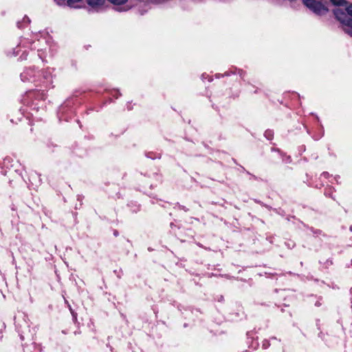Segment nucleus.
Returning a JSON list of instances; mask_svg holds the SVG:
<instances>
[{"mask_svg":"<svg viewBox=\"0 0 352 352\" xmlns=\"http://www.w3.org/2000/svg\"><path fill=\"white\" fill-rule=\"evenodd\" d=\"M20 338H21V340H23L24 338L22 335H20Z\"/></svg>","mask_w":352,"mask_h":352,"instance_id":"obj_40","label":"nucleus"},{"mask_svg":"<svg viewBox=\"0 0 352 352\" xmlns=\"http://www.w3.org/2000/svg\"><path fill=\"white\" fill-rule=\"evenodd\" d=\"M316 326L318 327V329H320V320L319 319H317L316 320Z\"/></svg>","mask_w":352,"mask_h":352,"instance_id":"obj_29","label":"nucleus"},{"mask_svg":"<svg viewBox=\"0 0 352 352\" xmlns=\"http://www.w3.org/2000/svg\"><path fill=\"white\" fill-rule=\"evenodd\" d=\"M36 73L34 67H30L26 68L20 75L21 80L23 82H32L36 81Z\"/></svg>","mask_w":352,"mask_h":352,"instance_id":"obj_6","label":"nucleus"},{"mask_svg":"<svg viewBox=\"0 0 352 352\" xmlns=\"http://www.w3.org/2000/svg\"><path fill=\"white\" fill-rule=\"evenodd\" d=\"M78 333V331H75L74 334Z\"/></svg>","mask_w":352,"mask_h":352,"instance_id":"obj_49","label":"nucleus"},{"mask_svg":"<svg viewBox=\"0 0 352 352\" xmlns=\"http://www.w3.org/2000/svg\"><path fill=\"white\" fill-rule=\"evenodd\" d=\"M41 50H38V56L43 61V58L42 57V54H41Z\"/></svg>","mask_w":352,"mask_h":352,"instance_id":"obj_33","label":"nucleus"},{"mask_svg":"<svg viewBox=\"0 0 352 352\" xmlns=\"http://www.w3.org/2000/svg\"><path fill=\"white\" fill-rule=\"evenodd\" d=\"M265 138L268 140H272L274 138V131L271 129H267L264 133Z\"/></svg>","mask_w":352,"mask_h":352,"instance_id":"obj_12","label":"nucleus"},{"mask_svg":"<svg viewBox=\"0 0 352 352\" xmlns=\"http://www.w3.org/2000/svg\"><path fill=\"white\" fill-rule=\"evenodd\" d=\"M78 333V331H75L74 334Z\"/></svg>","mask_w":352,"mask_h":352,"instance_id":"obj_48","label":"nucleus"},{"mask_svg":"<svg viewBox=\"0 0 352 352\" xmlns=\"http://www.w3.org/2000/svg\"><path fill=\"white\" fill-rule=\"evenodd\" d=\"M81 199H82V196H81V195H78V199H78V201H80V200H81Z\"/></svg>","mask_w":352,"mask_h":352,"instance_id":"obj_38","label":"nucleus"},{"mask_svg":"<svg viewBox=\"0 0 352 352\" xmlns=\"http://www.w3.org/2000/svg\"><path fill=\"white\" fill-rule=\"evenodd\" d=\"M30 23V18L28 16H25L21 21H18L16 23V25L19 29H23L24 26L28 25Z\"/></svg>","mask_w":352,"mask_h":352,"instance_id":"obj_9","label":"nucleus"},{"mask_svg":"<svg viewBox=\"0 0 352 352\" xmlns=\"http://www.w3.org/2000/svg\"><path fill=\"white\" fill-rule=\"evenodd\" d=\"M67 307H68V309H69V310L70 313H72V311H75L72 309V306L70 305V304H68Z\"/></svg>","mask_w":352,"mask_h":352,"instance_id":"obj_35","label":"nucleus"},{"mask_svg":"<svg viewBox=\"0 0 352 352\" xmlns=\"http://www.w3.org/2000/svg\"><path fill=\"white\" fill-rule=\"evenodd\" d=\"M77 99L76 98H69L67 99L58 108L57 116L60 122H68L75 114V108L74 107Z\"/></svg>","mask_w":352,"mask_h":352,"instance_id":"obj_2","label":"nucleus"},{"mask_svg":"<svg viewBox=\"0 0 352 352\" xmlns=\"http://www.w3.org/2000/svg\"><path fill=\"white\" fill-rule=\"evenodd\" d=\"M318 336V337H319V338H320L322 340H323V339H324V334L322 331H320Z\"/></svg>","mask_w":352,"mask_h":352,"instance_id":"obj_27","label":"nucleus"},{"mask_svg":"<svg viewBox=\"0 0 352 352\" xmlns=\"http://www.w3.org/2000/svg\"><path fill=\"white\" fill-rule=\"evenodd\" d=\"M283 157V161L286 163L289 164L292 162V158L289 155H286L285 153L283 155H280Z\"/></svg>","mask_w":352,"mask_h":352,"instance_id":"obj_16","label":"nucleus"},{"mask_svg":"<svg viewBox=\"0 0 352 352\" xmlns=\"http://www.w3.org/2000/svg\"><path fill=\"white\" fill-rule=\"evenodd\" d=\"M176 206H178L179 210H184L185 212L188 211V208H187L186 206H184L183 205L179 204L178 202L176 204Z\"/></svg>","mask_w":352,"mask_h":352,"instance_id":"obj_21","label":"nucleus"},{"mask_svg":"<svg viewBox=\"0 0 352 352\" xmlns=\"http://www.w3.org/2000/svg\"><path fill=\"white\" fill-rule=\"evenodd\" d=\"M333 265V261L331 258H328L326 260V261L323 263V267L326 269L329 268V266Z\"/></svg>","mask_w":352,"mask_h":352,"instance_id":"obj_17","label":"nucleus"},{"mask_svg":"<svg viewBox=\"0 0 352 352\" xmlns=\"http://www.w3.org/2000/svg\"><path fill=\"white\" fill-rule=\"evenodd\" d=\"M72 314V320L74 323H76L77 322V316H78V314L76 311H72L71 313Z\"/></svg>","mask_w":352,"mask_h":352,"instance_id":"obj_20","label":"nucleus"},{"mask_svg":"<svg viewBox=\"0 0 352 352\" xmlns=\"http://www.w3.org/2000/svg\"><path fill=\"white\" fill-rule=\"evenodd\" d=\"M333 191L334 188L332 186H329L324 189V194L326 197L335 199L333 197Z\"/></svg>","mask_w":352,"mask_h":352,"instance_id":"obj_11","label":"nucleus"},{"mask_svg":"<svg viewBox=\"0 0 352 352\" xmlns=\"http://www.w3.org/2000/svg\"><path fill=\"white\" fill-rule=\"evenodd\" d=\"M12 161V158L10 157H6L3 159V164L4 165L9 164Z\"/></svg>","mask_w":352,"mask_h":352,"instance_id":"obj_19","label":"nucleus"},{"mask_svg":"<svg viewBox=\"0 0 352 352\" xmlns=\"http://www.w3.org/2000/svg\"><path fill=\"white\" fill-rule=\"evenodd\" d=\"M109 94L116 98V99L121 96V93L119 89H112L109 91Z\"/></svg>","mask_w":352,"mask_h":352,"instance_id":"obj_14","label":"nucleus"},{"mask_svg":"<svg viewBox=\"0 0 352 352\" xmlns=\"http://www.w3.org/2000/svg\"><path fill=\"white\" fill-rule=\"evenodd\" d=\"M208 76V75L206 74H203L201 75V79L204 80V79L207 78Z\"/></svg>","mask_w":352,"mask_h":352,"instance_id":"obj_34","label":"nucleus"},{"mask_svg":"<svg viewBox=\"0 0 352 352\" xmlns=\"http://www.w3.org/2000/svg\"><path fill=\"white\" fill-rule=\"evenodd\" d=\"M263 346H264V348H266L267 344H263Z\"/></svg>","mask_w":352,"mask_h":352,"instance_id":"obj_43","label":"nucleus"},{"mask_svg":"<svg viewBox=\"0 0 352 352\" xmlns=\"http://www.w3.org/2000/svg\"><path fill=\"white\" fill-rule=\"evenodd\" d=\"M113 234V236L116 237L119 236V232L117 230H114Z\"/></svg>","mask_w":352,"mask_h":352,"instance_id":"obj_28","label":"nucleus"},{"mask_svg":"<svg viewBox=\"0 0 352 352\" xmlns=\"http://www.w3.org/2000/svg\"><path fill=\"white\" fill-rule=\"evenodd\" d=\"M236 72H238L239 75L241 78H244L245 72H244L243 69H238L236 67H232L228 71L226 72L223 75H221V76H229L231 74H236Z\"/></svg>","mask_w":352,"mask_h":352,"instance_id":"obj_7","label":"nucleus"},{"mask_svg":"<svg viewBox=\"0 0 352 352\" xmlns=\"http://www.w3.org/2000/svg\"><path fill=\"white\" fill-rule=\"evenodd\" d=\"M351 307H352V298H351Z\"/></svg>","mask_w":352,"mask_h":352,"instance_id":"obj_51","label":"nucleus"},{"mask_svg":"<svg viewBox=\"0 0 352 352\" xmlns=\"http://www.w3.org/2000/svg\"><path fill=\"white\" fill-rule=\"evenodd\" d=\"M1 338H2V336H0V340L1 339Z\"/></svg>","mask_w":352,"mask_h":352,"instance_id":"obj_50","label":"nucleus"},{"mask_svg":"<svg viewBox=\"0 0 352 352\" xmlns=\"http://www.w3.org/2000/svg\"><path fill=\"white\" fill-rule=\"evenodd\" d=\"M322 299V296L318 297V300L315 302L314 305L318 307H320L322 305V303L320 302Z\"/></svg>","mask_w":352,"mask_h":352,"instance_id":"obj_22","label":"nucleus"},{"mask_svg":"<svg viewBox=\"0 0 352 352\" xmlns=\"http://www.w3.org/2000/svg\"><path fill=\"white\" fill-rule=\"evenodd\" d=\"M65 304L67 305V307L68 306V304H69L68 300H67L66 299H65Z\"/></svg>","mask_w":352,"mask_h":352,"instance_id":"obj_37","label":"nucleus"},{"mask_svg":"<svg viewBox=\"0 0 352 352\" xmlns=\"http://www.w3.org/2000/svg\"><path fill=\"white\" fill-rule=\"evenodd\" d=\"M285 244L289 248H292L294 247V243L293 241L285 243Z\"/></svg>","mask_w":352,"mask_h":352,"instance_id":"obj_24","label":"nucleus"},{"mask_svg":"<svg viewBox=\"0 0 352 352\" xmlns=\"http://www.w3.org/2000/svg\"><path fill=\"white\" fill-rule=\"evenodd\" d=\"M36 76V81L34 82L36 87H40L45 89L54 87L52 85V75L50 69L39 70Z\"/></svg>","mask_w":352,"mask_h":352,"instance_id":"obj_3","label":"nucleus"},{"mask_svg":"<svg viewBox=\"0 0 352 352\" xmlns=\"http://www.w3.org/2000/svg\"><path fill=\"white\" fill-rule=\"evenodd\" d=\"M115 6H121L127 2L128 0H107Z\"/></svg>","mask_w":352,"mask_h":352,"instance_id":"obj_13","label":"nucleus"},{"mask_svg":"<svg viewBox=\"0 0 352 352\" xmlns=\"http://www.w3.org/2000/svg\"><path fill=\"white\" fill-rule=\"evenodd\" d=\"M223 300V296H221L220 299L219 300V301H222Z\"/></svg>","mask_w":352,"mask_h":352,"instance_id":"obj_39","label":"nucleus"},{"mask_svg":"<svg viewBox=\"0 0 352 352\" xmlns=\"http://www.w3.org/2000/svg\"><path fill=\"white\" fill-rule=\"evenodd\" d=\"M144 155L146 157L151 160L160 159L162 157L161 153L153 151H146Z\"/></svg>","mask_w":352,"mask_h":352,"instance_id":"obj_8","label":"nucleus"},{"mask_svg":"<svg viewBox=\"0 0 352 352\" xmlns=\"http://www.w3.org/2000/svg\"><path fill=\"white\" fill-rule=\"evenodd\" d=\"M170 232L173 233V234H175V230L176 229H179L180 227L176 224H175L173 222H171L170 223Z\"/></svg>","mask_w":352,"mask_h":352,"instance_id":"obj_15","label":"nucleus"},{"mask_svg":"<svg viewBox=\"0 0 352 352\" xmlns=\"http://www.w3.org/2000/svg\"><path fill=\"white\" fill-rule=\"evenodd\" d=\"M21 60H24V59H26V55L25 54V52H23L21 56H20L19 58Z\"/></svg>","mask_w":352,"mask_h":352,"instance_id":"obj_30","label":"nucleus"},{"mask_svg":"<svg viewBox=\"0 0 352 352\" xmlns=\"http://www.w3.org/2000/svg\"><path fill=\"white\" fill-rule=\"evenodd\" d=\"M338 7L333 10L335 19L340 23L344 32L352 37V3L346 0H329Z\"/></svg>","mask_w":352,"mask_h":352,"instance_id":"obj_1","label":"nucleus"},{"mask_svg":"<svg viewBox=\"0 0 352 352\" xmlns=\"http://www.w3.org/2000/svg\"><path fill=\"white\" fill-rule=\"evenodd\" d=\"M263 346H264V348H266L267 344H263Z\"/></svg>","mask_w":352,"mask_h":352,"instance_id":"obj_45","label":"nucleus"},{"mask_svg":"<svg viewBox=\"0 0 352 352\" xmlns=\"http://www.w3.org/2000/svg\"><path fill=\"white\" fill-rule=\"evenodd\" d=\"M109 102H112V100L110 98L109 100Z\"/></svg>","mask_w":352,"mask_h":352,"instance_id":"obj_47","label":"nucleus"},{"mask_svg":"<svg viewBox=\"0 0 352 352\" xmlns=\"http://www.w3.org/2000/svg\"><path fill=\"white\" fill-rule=\"evenodd\" d=\"M18 54V51H16V49H13V52L12 53V56H16Z\"/></svg>","mask_w":352,"mask_h":352,"instance_id":"obj_32","label":"nucleus"},{"mask_svg":"<svg viewBox=\"0 0 352 352\" xmlns=\"http://www.w3.org/2000/svg\"><path fill=\"white\" fill-rule=\"evenodd\" d=\"M217 78H219L220 77V74H218L216 75Z\"/></svg>","mask_w":352,"mask_h":352,"instance_id":"obj_42","label":"nucleus"},{"mask_svg":"<svg viewBox=\"0 0 352 352\" xmlns=\"http://www.w3.org/2000/svg\"><path fill=\"white\" fill-rule=\"evenodd\" d=\"M310 230L313 232L314 234L315 235H319V234H322V230H319V229H315L314 228H310Z\"/></svg>","mask_w":352,"mask_h":352,"instance_id":"obj_18","label":"nucleus"},{"mask_svg":"<svg viewBox=\"0 0 352 352\" xmlns=\"http://www.w3.org/2000/svg\"><path fill=\"white\" fill-rule=\"evenodd\" d=\"M241 170H242L243 172H245L247 174L251 175L250 173L248 172V170H246L245 168L243 166H241Z\"/></svg>","mask_w":352,"mask_h":352,"instance_id":"obj_31","label":"nucleus"},{"mask_svg":"<svg viewBox=\"0 0 352 352\" xmlns=\"http://www.w3.org/2000/svg\"><path fill=\"white\" fill-rule=\"evenodd\" d=\"M322 176H323L324 178H328V177L329 176V173L328 172H323L322 174H321Z\"/></svg>","mask_w":352,"mask_h":352,"instance_id":"obj_26","label":"nucleus"},{"mask_svg":"<svg viewBox=\"0 0 352 352\" xmlns=\"http://www.w3.org/2000/svg\"><path fill=\"white\" fill-rule=\"evenodd\" d=\"M349 230H350L351 232H352V225H351V226H350V227H349Z\"/></svg>","mask_w":352,"mask_h":352,"instance_id":"obj_41","label":"nucleus"},{"mask_svg":"<svg viewBox=\"0 0 352 352\" xmlns=\"http://www.w3.org/2000/svg\"><path fill=\"white\" fill-rule=\"evenodd\" d=\"M127 206L130 208L131 211L133 213H136L140 210V206L136 202L131 201L128 204Z\"/></svg>","mask_w":352,"mask_h":352,"instance_id":"obj_10","label":"nucleus"},{"mask_svg":"<svg viewBox=\"0 0 352 352\" xmlns=\"http://www.w3.org/2000/svg\"><path fill=\"white\" fill-rule=\"evenodd\" d=\"M43 93H40L39 91H29L26 92L25 96L22 99V102L24 104L29 107L30 109L38 111L40 107L38 106V102H34V101H32V100L33 98H36V100H38V98L43 99Z\"/></svg>","mask_w":352,"mask_h":352,"instance_id":"obj_5","label":"nucleus"},{"mask_svg":"<svg viewBox=\"0 0 352 352\" xmlns=\"http://www.w3.org/2000/svg\"><path fill=\"white\" fill-rule=\"evenodd\" d=\"M263 346H264V348H266L267 344H263Z\"/></svg>","mask_w":352,"mask_h":352,"instance_id":"obj_44","label":"nucleus"},{"mask_svg":"<svg viewBox=\"0 0 352 352\" xmlns=\"http://www.w3.org/2000/svg\"><path fill=\"white\" fill-rule=\"evenodd\" d=\"M271 151L272 152H278L280 155H283V153L278 148L272 147Z\"/></svg>","mask_w":352,"mask_h":352,"instance_id":"obj_23","label":"nucleus"},{"mask_svg":"<svg viewBox=\"0 0 352 352\" xmlns=\"http://www.w3.org/2000/svg\"><path fill=\"white\" fill-rule=\"evenodd\" d=\"M117 11L122 12V11H126L129 10V8H118L116 9Z\"/></svg>","mask_w":352,"mask_h":352,"instance_id":"obj_25","label":"nucleus"},{"mask_svg":"<svg viewBox=\"0 0 352 352\" xmlns=\"http://www.w3.org/2000/svg\"><path fill=\"white\" fill-rule=\"evenodd\" d=\"M303 4L318 16H323L329 12V10L327 6L317 0H302Z\"/></svg>","mask_w":352,"mask_h":352,"instance_id":"obj_4","label":"nucleus"},{"mask_svg":"<svg viewBox=\"0 0 352 352\" xmlns=\"http://www.w3.org/2000/svg\"><path fill=\"white\" fill-rule=\"evenodd\" d=\"M338 178H340V176L339 175H337L336 177H335V179L337 183H338Z\"/></svg>","mask_w":352,"mask_h":352,"instance_id":"obj_36","label":"nucleus"},{"mask_svg":"<svg viewBox=\"0 0 352 352\" xmlns=\"http://www.w3.org/2000/svg\"><path fill=\"white\" fill-rule=\"evenodd\" d=\"M211 80H212V79H211V78L210 77V78H209V79H208V81H211Z\"/></svg>","mask_w":352,"mask_h":352,"instance_id":"obj_46","label":"nucleus"}]
</instances>
